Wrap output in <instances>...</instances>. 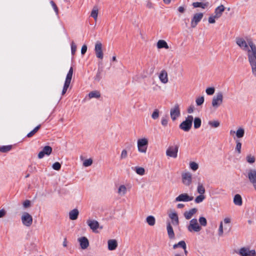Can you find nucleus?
<instances>
[{
  "label": "nucleus",
  "instance_id": "1",
  "mask_svg": "<svg viewBox=\"0 0 256 256\" xmlns=\"http://www.w3.org/2000/svg\"><path fill=\"white\" fill-rule=\"evenodd\" d=\"M247 54L252 73L256 76V49H247Z\"/></svg>",
  "mask_w": 256,
  "mask_h": 256
},
{
  "label": "nucleus",
  "instance_id": "2",
  "mask_svg": "<svg viewBox=\"0 0 256 256\" xmlns=\"http://www.w3.org/2000/svg\"><path fill=\"white\" fill-rule=\"evenodd\" d=\"M236 44L241 48L244 47L248 48L249 46L250 48H256L252 40L249 38H236Z\"/></svg>",
  "mask_w": 256,
  "mask_h": 256
},
{
  "label": "nucleus",
  "instance_id": "3",
  "mask_svg": "<svg viewBox=\"0 0 256 256\" xmlns=\"http://www.w3.org/2000/svg\"><path fill=\"white\" fill-rule=\"evenodd\" d=\"M148 140L146 138H142L138 140V150L141 154H146L148 146Z\"/></svg>",
  "mask_w": 256,
  "mask_h": 256
},
{
  "label": "nucleus",
  "instance_id": "4",
  "mask_svg": "<svg viewBox=\"0 0 256 256\" xmlns=\"http://www.w3.org/2000/svg\"><path fill=\"white\" fill-rule=\"evenodd\" d=\"M224 96L222 92H219L212 98V105L216 108L220 106L223 102Z\"/></svg>",
  "mask_w": 256,
  "mask_h": 256
},
{
  "label": "nucleus",
  "instance_id": "5",
  "mask_svg": "<svg viewBox=\"0 0 256 256\" xmlns=\"http://www.w3.org/2000/svg\"><path fill=\"white\" fill-rule=\"evenodd\" d=\"M193 119L192 116H188L186 120L180 124V128L184 132H188L192 128Z\"/></svg>",
  "mask_w": 256,
  "mask_h": 256
},
{
  "label": "nucleus",
  "instance_id": "6",
  "mask_svg": "<svg viewBox=\"0 0 256 256\" xmlns=\"http://www.w3.org/2000/svg\"><path fill=\"white\" fill-rule=\"evenodd\" d=\"M244 129L242 127H239L236 131L231 130H230V135L232 136L234 140H239L244 137Z\"/></svg>",
  "mask_w": 256,
  "mask_h": 256
},
{
  "label": "nucleus",
  "instance_id": "7",
  "mask_svg": "<svg viewBox=\"0 0 256 256\" xmlns=\"http://www.w3.org/2000/svg\"><path fill=\"white\" fill-rule=\"evenodd\" d=\"M22 224L26 226L30 227L32 224V217L27 212H24L21 216Z\"/></svg>",
  "mask_w": 256,
  "mask_h": 256
},
{
  "label": "nucleus",
  "instance_id": "8",
  "mask_svg": "<svg viewBox=\"0 0 256 256\" xmlns=\"http://www.w3.org/2000/svg\"><path fill=\"white\" fill-rule=\"evenodd\" d=\"M178 148L179 147L178 145L170 146L166 150V156L174 158H176L178 156Z\"/></svg>",
  "mask_w": 256,
  "mask_h": 256
},
{
  "label": "nucleus",
  "instance_id": "9",
  "mask_svg": "<svg viewBox=\"0 0 256 256\" xmlns=\"http://www.w3.org/2000/svg\"><path fill=\"white\" fill-rule=\"evenodd\" d=\"M246 176L252 186H254L256 184V168H250L248 170Z\"/></svg>",
  "mask_w": 256,
  "mask_h": 256
},
{
  "label": "nucleus",
  "instance_id": "10",
  "mask_svg": "<svg viewBox=\"0 0 256 256\" xmlns=\"http://www.w3.org/2000/svg\"><path fill=\"white\" fill-rule=\"evenodd\" d=\"M188 229L190 232H198L201 230L202 228L198 224L197 220L193 218L190 222V224L188 227Z\"/></svg>",
  "mask_w": 256,
  "mask_h": 256
},
{
  "label": "nucleus",
  "instance_id": "11",
  "mask_svg": "<svg viewBox=\"0 0 256 256\" xmlns=\"http://www.w3.org/2000/svg\"><path fill=\"white\" fill-rule=\"evenodd\" d=\"M86 224L93 232H96L98 229H102V226L100 225L99 222L93 219H88L86 221Z\"/></svg>",
  "mask_w": 256,
  "mask_h": 256
},
{
  "label": "nucleus",
  "instance_id": "12",
  "mask_svg": "<svg viewBox=\"0 0 256 256\" xmlns=\"http://www.w3.org/2000/svg\"><path fill=\"white\" fill-rule=\"evenodd\" d=\"M182 184L187 186H190L192 183V174L190 172H183L182 174Z\"/></svg>",
  "mask_w": 256,
  "mask_h": 256
},
{
  "label": "nucleus",
  "instance_id": "13",
  "mask_svg": "<svg viewBox=\"0 0 256 256\" xmlns=\"http://www.w3.org/2000/svg\"><path fill=\"white\" fill-rule=\"evenodd\" d=\"M238 254L241 256H256L254 250H250L248 248L243 247L240 248Z\"/></svg>",
  "mask_w": 256,
  "mask_h": 256
},
{
  "label": "nucleus",
  "instance_id": "14",
  "mask_svg": "<svg viewBox=\"0 0 256 256\" xmlns=\"http://www.w3.org/2000/svg\"><path fill=\"white\" fill-rule=\"evenodd\" d=\"M194 200L192 196H189L187 193H182L180 194L175 198L176 202H188Z\"/></svg>",
  "mask_w": 256,
  "mask_h": 256
},
{
  "label": "nucleus",
  "instance_id": "15",
  "mask_svg": "<svg viewBox=\"0 0 256 256\" xmlns=\"http://www.w3.org/2000/svg\"><path fill=\"white\" fill-rule=\"evenodd\" d=\"M170 114L172 120H175L180 116V110L178 104L174 105V108H171Z\"/></svg>",
  "mask_w": 256,
  "mask_h": 256
},
{
  "label": "nucleus",
  "instance_id": "16",
  "mask_svg": "<svg viewBox=\"0 0 256 256\" xmlns=\"http://www.w3.org/2000/svg\"><path fill=\"white\" fill-rule=\"evenodd\" d=\"M203 17L202 13H196V14L191 21V26L192 28H195L201 20Z\"/></svg>",
  "mask_w": 256,
  "mask_h": 256
},
{
  "label": "nucleus",
  "instance_id": "17",
  "mask_svg": "<svg viewBox=\"0 0 256 256\" xmlns=\"http://www.w3.org/2000/svg\"><path fill=\"white\" fill-rule=\"evenodd\" d=\"M52 152V148L50 146H45L42 150L40 151L38 154V158L41 159L44 158V155L49 156Z\"/></svg>",
  "mask_w": 256,
  "mask_h": 256
},
{
  "label": "nucleus",
  "instance_id": "18",
  "mask_svg": "<svg viewBox=\"0 0 256 256\" xmlns=\"http://www.w3.org/2000/svg\"><path fill=\"white\" fill-rule=\"evenodd\" d=\"M78 241L80 244V248L82 250L87 248L89 246V242L88 239L85 237L82 236L78 238Z\"/></svg>",
  "mask_w": 256,
  "mask_h": 256
},
{
  "label": "nucleus",
  "instance_id": "19",
  "mask_svg": "<svg viewBox=\"0 0 256 256\" xmlns=\"http://www.w3.org/2000/svg\"><path fill=\"white\" fill-rule=\"evenodd\" d=\"M117 193L120 196H124L127 193V188L124 184H120L118 186Z\"/></svg>",
  "mask_w": 256,
  "mask_h": 256
},
{
  "label": "nucleus",
  "instance_id": "20",
  "mask_svg": "<svg viewBox=\"0 0 256 256\" xmlns=\"http://www.w3.org/2000/svg\"><path fill=\"white\" fill-rule=\"evenodd\" d=\"M224 10H225V7L222 4H221L220 6H218L215 9L214 15H215V17H216V19L220 18L222 16V15L223 12L224 11Z\"/></svg>",
  "mask_w": 256,
  "mask_h": 256
},
{
  "label": "nucleus",
  "instance_id": "21",
  "mask_svg": "<svg viewBox=\"0 0 256 256\" xmlns=\"http://www.w3.org/2000/svg\"><path fill=\"white\" fill-rule=\"evenodd\" d=\"M108 249L110 250H115L118 247V242L116 240L111 239L108 241Z\"/></svg>",
  "mask_w": 256,
  "mask_h": 256
},
{
  "label": "nucleus",
  "instance_id": "22",
  "mask_svg": "<svg viewBox=\"0 0 256 256\" xmlns=\"http://www.w3.org/2000/svg\"><path fill=\"white\" fill-rule=\"evenodd\" d=\"M78 210L77 208H74L70 211L68 213L69 218L72 220H76L78 218Z\"/></svg>",
  "mask_w": 256,
  "mask_h": 256
},
{
  "label": "nucleus",
  "instance_id": "23",
  "mask_svg": "<svg viewBox=\"0 0 256 256\" xmlns=\"http://www.w3.org/2000/svg\"><path fill=\"white\" fill-rule=\"evenodd\" d=\"M198 211L196 208H193L184 213V216L186 220H190Z\"/></svg>",
  "mask_w": 256,
  "mask_h": 256
},
{
  "label": "nucleus",
  "instance_id": "24",
  "mask_svg": "<svg viewBox=\"0 0 256 256\" xmlns=\"http://www.w3.org/2000/svg\"><path fill=\"white\" fill-rule=\"evenodd\" d=\"M234 203L235 205L241 206L242 204V198L240 194H236L234 198Z\"/></svg>",
  "mask_w": 256,
  "mask_h": 256
},
{
  "label": "nucleus",
  "instance_id": "25",
  "mask_svg": "<svg viewBox=\"0 0 256 256\" xmlns=\"http://www.w3.org/2000/svg\"><path fill=\"white\" fill-rule=\"evenodd\" d=\"M146 221L148 226H153L156 224V219L152 216H148L146 218Z\"/></svg>",
  "mask_w": 256,
  "mask_h": 256
},
{
  "label": "nucleus",
  "instance_id": "26",
  "mask_svg": "<svg viewBox=\"0 0 256 256\" xmlns=\"http://www.w3.org/2000/svg\"><path fill=\"white\" fill-rule=\"evenodd\" d=\"M170 218L172 220V224L177 226L178 224V214L176 212H173L169 215Z\"/></svg>",
  "mask_w": 256,
  "mask_h": 256
},
{
  "label": "nucleus",
  "instance_id": "27",
  "mask_svg": "<svg viewBox=\"0 0 256 256\" xmlns=\"http://www.w3.org/2000/svg\"><path fill=\"white\" fill-rule=\"evenodd\" d=\"M134 170L136 174L140 176H144L146 173V170L143 167L136 166L134 168Z\"/></svg>",
  "mask_w": 256,
  "mask_h": 256
},
{
  "label": "nucleus",
  "instance_id": "28",
  "mask_svg": "<svg viewBox=\"0 0 256 256\" xmlns=\"http://www.w3.org/2000/svg\"><path fill=\"white\" fill-rule=\"evenodd\" d=\"M166 229L168 237L171 239L174 238V234L173 230V228L170 223L168 224Z\"/></svg>",
  "mask_w": 256,
  "mask_h": 256
},
{
  "label": "nucleus",
  "instance_id": "29",
  "mask_svg": "<svg viewBox=\"0 0 256 256\" xmlns=\"http://www.w3.org/2000/svg\"><path fill=\"white\" fill-rule=\"evenodd\" d=\"M168 81V73L166 70L161 71V82L166 84Z\"/></svg>",
  "mask_w": 256,
  "mask_h": 256
},
{
  "label": "nucleus",
  "instance_id": "30",
  "mask_svg": "<svg viewBox=\"0 0 256 256\" xmlns=\"http://www.w3.org/2000/svg\"><path fill=\"white\" fill-rule=\"evenodd\" d=\"M208 2H206L204 3L200 2H194L192 3V6L194 8H205L208 6Z\"/></svg>",
  "mask_w": 256,
  "mask_h": 256
},
{
  "label": "nucleus",
  "instance_id": "31",
  "mask_svg": "<svg viewBox=\"0 0 256 256\" xmlns=\"http://www.w3.org/2000/svg\"><path fill=\"white\" fill-rule=\"evenodd\" d=\"M88 96L90 98H98L100 96V92H98V90H94V91L90 92L88 94Z\"/></svg>",
  "mask_w": 256,
  "mask_h": 256
},
{
  "label": "nucleus",
  "instance_id": "32",
  "mask_svg": "<svg viewBox=\"0 0 256 256\" xmlns=\"http://www.w3.org/2000/svg\"><path fill=\"white\" fill-rule=\"evenodd\" d=\"M73 74V69L72 68H70L69 70V72L68 74H67L66 79L65 80V83L70 84L72 76Z\"/></svg>",
  "mask_w": 256,
  "mask_h": 256
},
{
  "label": "nucleus",
  "instance_id": "33",
  "mask_svg": "<svg viewBox=\"0 0 256 256\" xmlns=\"http://www.w3.org/2000/svg\"><path fill=\"white\" fill-rule=\"evenodd\" d=\"M197 192L200 194H204L206 190L202 184L198 183L197 186Z\"/></svg>",
  "mask_w": 256,
  "mask_h": 256
},
{
  "label": "nucleus",
  "instance_id": "34",
  "mask_svg": "<svg viewBox=\"0 0 256 256\" xmlns=\"http://www.w3.org/2000/svg\"><path fill=\"white\" fill-rule=\"evenodd\" d=\"M98 13V9L97 7H94L91 12L90 16L92 17L95 20H97Z\"/></svg>",
  "mask_w": 256,
  "mask_h": 256
},
{
  "label": "nucleus",
  "instance_id": "35",
  "mask_svg": "<svg viewBox=\"0 0 256 256\" xmlns=\"http://www.w3.org/2000/svg\"><path fill=\"white\" fill-rule=\"evenodd\" d=\"M236 146L235 148V150L238 154L241 153L242 143L240 142L239 140H236Z\"/></svg>",
  "mask_w": 256,
  "mask_h": 256
},
{
  "label": "nucleus",
  "instance_id": "36",
  "mask_svg": "<svg viewBox=\"0 0 256 256\" xmlns=\"http://www.w3.org/2000/svg\"><path fill=\"white\" fill-rule=\"evenodd\" d=\"M128 156V151L126 149H123L120 156V160H124L127 158Z\"/></svg>",
  "mask_w": 256,
  "mask_h": 256
},
{
  "label": "nucleus",
  "instance_id": "37",
  "mask_svg": "<svg viewBox=\"0 0 256 256\" xmlns=\"http://www.w3.org/2000/svg\"><path fill=\"white\" fill-rule=\"evenodd\" d=\"M179 246L182 247L183 249L186 248V244L184 240L180 241L178 244H174L173 246V248L176 249Z\"/></svg>",
  "mask_w": 256,
  "mask_h": 256
},
{
  "label": "nucleus",
  "instance_id": "38",
  "mask_svg": "<svg viewBox=\"0 0 256 256\" xmlns=\"http://www.w3.org/2000/svg\"><path fill=\"white\" fill-rule=\"evenodd\" d=\"M246 160L248 163L250 164H252L256 161L255 156H252V154H248L246 156Z\"/></svg>",
  "mask_w": 256,
  "mask_h": 256
},
{
  "label": "nucleus",
  "instance_id": "39",
  "mask_svg": "<svg viewBox=\"0 0 256 256\" xmlns=\"http://www.w3.org/2000/svg\"><path fill=\"white\" fill-rule=\"evenodd\" d=\"M190 168L193 171H196L198 168V164L194 162H190Z\"/></svg>",
  "mask_w": 256,
  "mask_h": 256
},
{
  "label": "nucleus",
  "instance_id": "40",
  "mask_svg": "<svg viewBox=\"0 0 256 256\" xmlns=\"http://www.w3.org/2000/svg\"><path fill=\"white\" fill-rule=\"evenodd\" d=\"M160 116V111L158 109H155L152 114V118L154 120H158Z\"/></svg>",
  "mask_w": 256,
  "mask_h": 256
},
{
  "label": "nucleus",
  "instance_id": "41",
  "mask_svg": "<svg viewBox=\"0 0 256 256\" xmlns=\"http://www.w3.org/2000/svg\"><path fill=\"white\" fill-rule=\"evenodd\" d=\"M206 197L204 194H200L197 196L194 199V202L196 204H200L203 202Z\"/></svg>",
  "mask_w": 256,
  "mask_h": 256
},
{
  "label": "nucleus",
  "instance_id": "42",
  "mask_svg": "<svg viewBox=\"0 0 256 256\" xmlns=\"http://www.w3.org/2000/svg\"><path fill=\"white\" fill-rule=\"evenodd\" d=\"M201 120L199 118H196L194 119V128H198L201 125Z\"/></svg>",
  "mask_w": 256,
  "mask_h": 256
},
{
  "label": "nucleus",
  "instance_id": "43",
  "mask_svg": "<svg viewBox=\"0 0 256 256\" xmlns=\"http://www.w3.org/2000/svg\"><path fill=\"white\" fill-rule=\"evenodd\" d=\"M92 162H93V160L91 158L84 160L83 162V166L84 167L89 166L92 164Z\"/></svg>",
  "mask_w": 256,
  "mask_h": 256
},
{
  "label": "nucleus",
  "instance_id": "44",
  "mask_svg": "<svg viewBox=\"0 0 256 256\" xmlns=\"http://www.w3.org/2000/svg\"><path fill=\"white\" fill-rule=\"evenodd\" d=\"M204 96H201L197 98L196 100V105L198 106H201L204 102Z\"/></svg>",
  "mask_w": 256,
  "mask_h": 256
},
{
  "label": "nucleus",
  "instance_id": "45",
  "mask_svg": "<svg viewBox=\"0 0 256 256\" xmlns=\"http://www.w3.org/2000/svg\"><path fill=\"white\" fill-rule=\"evenodd\" d=\"M12 148L11 146H0V152H6L10 151Z\"/></svg>",
  "mask_w": 256,
  "mask_h": 256
},
{
  "label": "nucleus",
  "instance_id": "46",
  "mask_svg": "<svg viewBox=\"0 0 256 256\" xmlns=\"http://www.w3.org/2000/svg\"><path fill=\"white\" fill-rule=\"evenodd\" d=\"M40 126L39 125V126H37L36 127L32 130L30 132H29L27 134V136L28 138L32 137L34 134L38 132V130L40 128Z\"/></svg>",
  "mask_w": 256,
  "mask_h": 256
},
{
  "label": "nucleus",
  "instance_id": "47",
  "mask_svg": "<svg viewBox=\"0 0 256 256\" xmlns=\"http://www.w3.org/2000/svg\"><path fill=\"white\" fill-rule=\"evenodd\" d=\"M208 124L214 128H218L220 126V123L218 120L210 121L208 122Z\"/></svg>",
  "mask_w": 256,
  "mask_h": 256
},
{
  "label": "nucleus",
  "instance_id": "48",
  "mask_svg": "<svg viewBox=\"0 0 256 256\" xmlns=\"http://www.w3.org/2000/svg\"><path fill=\"white\" fill-rule=\"evenodd\" d=\"M96 54L98 58L102 59L103 58V52L102 49H96Z\"/></svg>",
  "mask_w": 256,
  "mask_h": 256
},
{
  "label": "nucleus",
  "instance_id": "49",
  "mask_svg": "<svg viewBox=\"0 0 256 256\" xmlns=\"http://www.w3.org/2000/svg\"><path fill=\"white\" fill-rule=\"evenodd\" d=\"M224 234V230H223V224L222 222H220V226L218 230V234L219 236H222Z\"/></svg>",
  "mask_w": 256,
  "mask_h": 256
},
{
  "label": "nucleus",
  "instance_id": "50",
  "mask_svg": "<svg viewBox=\"0 0 256 256\" xmlns=\"http://www.w3.org/2000/svg\"><path fill=\"white\" fill-rule=\"evenodd\" d=\"M215 92V89L213 87L208 88L206 89V92L208 95H212Z\"/></svg>",
  "mask_w": 256,
  "mask_h": 256
},
{
  "label": "nucleus",
  "instance_id": "51",
  "mask_svg": "<svg viewBox=\"0 0 256 256\" xmlns=\"http://www.w3.org/2000/svg\"><path fill=\"white\" fill-rule=\"evenodd\" d=\"M199 222L202 226H205L207 224V220L204 217H200L199 218Z\"/></svg>",
  "mask_w": 256,
  "mask_h": 256
},
{
  "label": "nucleus",
  "instance_id": "52",
  "mask_svg": "<svg viewBox=\"0 0 256 256\" xmlns=\"http://www.w3.org/2000/svg\"><path fill=\"white\" fill-rule=\"evenodd\" d=\"M52 168L54 170H59L60 169L61 164L58 162H56L52 164Z\"/></svg>",
  "mask_w": 256,
  "mask_h": 256
},
{
  "label": "nucleus",
  "instance_id": "53",
  "mask_svg": "<svg viewBox=\"0 0 256 256\" xmlns=\"http://www.w3.org/2000/svg\"><path fill=\"white\" fill-rule=\"evenodd\" d=\"M102 78V72L101 71L98 70L96 73V76L94 77V80L96 82H100Z\"/></svg>",
  "mask_w": 256,
  "mask_h": 256
},
{
  "label": "nucleus",
  "instance_id": "54",
  "mask_svg": "<svg viewBox=\"0 0 256 256\" xmlns=\"http://www.w3.org/2000/svg\"><path fill=\"white\" fill-rule=\"evenodd\" d=\"M50 4L52 7L53 8L55 12L56 13V14L58 15V10L56 6V5L55 4V3L53 1H51L50 2Z\"/></svg>",
  "mask_w": 256,
  "mask_h": 256
},
{
  "label": "nucleus",
  "instance_id": "55",
  "mask_svg": "<svg viewBox=\"0 0 256 256\" xmlns=\"http://www.w3.org/2000/svg\"><path fill=\"white\" fill-rule=\"evenodd\" d=\"M22 204L24 208H28L30 206V202L29 200H26Z\"/></svg>",
  "mask_w": 256,
  "mask_h": 256
},
{
  "label": "nucleus",
  "instance_id": "56",
  "mask_svg": "<svg viewBox=\"0 0 256 256\" xmlns=\"http://www.w3.org/2000/svg\"><path fill=\"white\" fill-rule=\"evenodd\" d=\"M216 18V17H215V15L209 17L208 18V22L210 24H214L216 22L215 19Z\"/></svg>",
  "mask_w": 256,
  "mask_h": 256
},
{
  "label": "nucleus",
  "instance_id": "57",
  "mask_svg": "<svg viewBox=\"0 0 256 256\" xmlns=\"http://www.w3.org/2000/svg\"><path fill=\"white\" fill-rule=\"evenodd\" d=\"M70 84H66L64 82V84L63 88V90L62 91V94L64 95L66 92Z\"/></svg>",
  "mask_w": 256,
  "mask_h": 256
},
{
  "label": "nucleus",
  "instance_id": "58",
  "mask_svg": "<svg viewBox=\"0 0 256 256\" xmlns=\"http://www.w3.org/2000/svg\"><path fill=\"white\" fill-rule=\"evenodd\" d=\"M161 48H168L167 43L164 40H161Z\"/></svg>",
  "mask_w": 256,
  "mask_h": 256
},
{
  "label": "nucleus",
  "instance_id": "59",
  "mask_svg": "<svg viewBox=\"0 0 256 256\" xmlns=\"http://www.w3.org/2000/svg\"><path fill=\"white\" fill-rule=\"evenodd\" d=\"M6 214V212L4 209L0 210V218H4Z\"/></svg>",
  "mask_w": 256,
  "mask_h": 256
},
{
  "label": "nucleus",
  "instance_id": "60",
  "mask_svg": "<svg viewBox=\"0 0 256 256\" xmlns=\"http://www.w3.org/2000/svg\"><path fill=\"white\" fill-rule=\"evenodd\" d=\"M102 46H104L102 43L100 41H97L95 44L94 48H102Z\"/></svg>",
  "mask_w": 256,
  "mask_h": 256
},
{
  "label": "nucleus",
  "instance_id": "61",
  "mask_svg": "<svg viewBox=\"0 0 256 256\" xmlns=\"http://www.w3.org/2000/svg\"><path fill=\"white\" fill-rule=\"evenodd\" d=\"M168 120L166 118H163L162 121V124L164 126H166L168 124Z\"/></svg>",
  "mask_w": 256,
  "mask_h": 256
},
{
  "label": "nucleus",
  "instance_id": "62",
  "mask_svg": "<svg viewBox=\"0 0 256 256\" xmlns=\"http://www.w3.org/2000/svg\"><path fill=\"white\" fill-rule=\"evenodd\" d=\"M224 222L225 224H228L230 222V218H224Z\"/></svg>",
  "mask_w": 256,
  "mask_h": 256
},
{
  "label": "nucleus",
  "instance_id": "63",
  "mask_svg": "<svg viewBox=\"0 0 256 256\" xmlns=\"http://www.w3.org/2000/svg\"><path fill=\"white\" fill-rule=\"evenodd\" d=\"M178 11H179L180 12H181V13H183V12H184L185 9H184V7H182V6H180V7L178 8Z\"/></svg>",
  "mask_w": 256,
  "mask_h": 256
},
{
  "label": "nucleus",
  "instance_id": "64",
  "mask_svg": "<svg viewBox=\"0 0 256 256\" xmlns=\"http://www.w3.org/2000/svg\"><path fill=\"white\" fill-rule=\"evenodd\" d=\"M194 112V108L192 106H190L188 110V112L189 113V114H191L192 113V112Z\"/></svg>",
  "mask_w": 256,
  "mask_h": 256
}]
</instances>
